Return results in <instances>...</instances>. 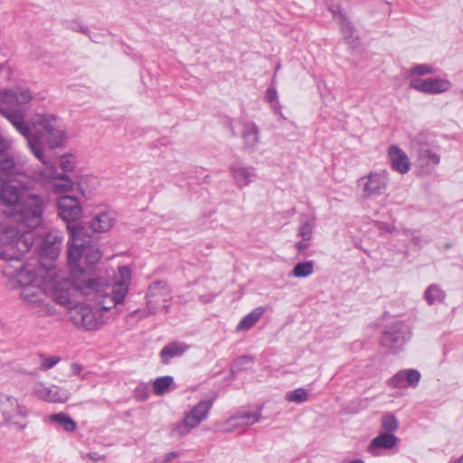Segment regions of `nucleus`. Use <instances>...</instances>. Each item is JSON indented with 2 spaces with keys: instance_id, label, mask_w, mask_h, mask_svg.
<instances>
[{
  "instance_id": "a211bd4d",
  "label": "nucleus",
  "mask_w": 463,
  "mask_h": 463,
  "mask_svg": "<svg viewBox=\"0 0 463 463\" xmlns=\"http://www.w3.org/2000/svg\"><path fill=\"white\" fill-rule=\"evenodd\" d=\"M33 394L38 399L48 402L63 403L70 398V392L66 389L56 385H45L43 383H37L34 385Z\"/></svg>"
},
{
  "instance_id": "4d7b16f0",
  "label": "nucleus",
  "mask_w": 463,
  "mask_h": 463,
  "mask_svg": "<svg viewBox=\"0 0 463 463\" xmlns=\"http://www.w3.org/2000/svg\"><path fill=\"white\" fill-rule=\"evenodd\" d=\"M55 240H58V242H59V243H61V238H59V239H58V238H55Z\"/></svg>"
},
{
  "instance_id": "6ab92c4d",
  "label": "nucleus",
  "mask_w": 463,
  "mask_h": 463,
  "mask_svg": "<svg viewBox=\"0 0 463 463\" xmlns=\"http://www.w3.org/2000/svg\"><path fill=\"white\" fill-rule=\"evenodd\" d=\"M58 214L65 222H75L82 215V208L74 196L64 195L57 202Z\"/></svg>"
},
{
  "instance_id": "aec40b11",
  "label": "nucleus",
  "mask_w": 463,
  "mask_h": 463,
  "mask_svg": "<svg viewBox=\"0 0 463 463\" xmlns=\"http://www.w3.org/2000/svg\"><path fill=\"white\" fill-rule=\"evenodd\" d=\"M388 159L392 170L405 175L411 170V161L407 154L397 145H391L388 147Z\"/></svg>"
},
{
  "instance_id": "412c9836",
  "label": "nucleus",
  "mask_w": 463,
  "mask_h": 463,
  "mask_svg": "<svg viewBox=\"0 0 463 463\" xmlns=\"http://www.w3.org/2000/svg\"><path fill=\"white\" fill-rule=\"evenodd\" d=\"M399 439L393 433L383 432L373 438L367 451L373 457L382 455V450L391 449L398 444Z\"/></svg>"
},
{
  "instance_id": "2f4dec72",
  "label": "nucleus",
  "mask_w": 463,
  "mask_h": 463,
  "mask_svg": "<svg viewBox=\"0 0 463 463\" xmlns=\"http://www.w3.org/2000/svg\"><path fill=\"white\" fill-rule=\"evenodd\" d=\"M174 387V378L170 375L158 377L153 383V390L156 395H163Z\"/></svg>"
},
{
  "instance_id": "c756f323",
  "label": "nucleus",
  "mask_w": 463,
  "mask_h": 463,
  "mask_svg": "<svg viewBox=\"0 0 463 463\" xmlns=\"http://www.w3.org/2000/svg\"><path fill=\"white\" fill-rule=\"evenodd\" d=\"M50 420L68 432H72L77 428L76 421L71 416L63 412L52 414Z\"/></svg>"
},
{
  "instance_id": "f257e3e1",
  "label": "nucleus",
  "mask_w": 463,
  "mask_h": 463,
  "mask_svg": "<svg viewBox=\"0 0 463 463\" xmlns=\"http://www.w3.org/2000/svg\"><path fill=\"white\" fill-rule=\"evenodd\" d=\"M8 142L0 136V180L5 185L14 188L21 203L16 204L20 220L30 225L39 226L48 197L43 193L45 174L30 167L25 161L6 154Z\"/></svg>"
},
{
  "instance_id": "49530a36",
  "label": "nucleus",
  "mask_w": 463,
  "mask_h": 463,
  "mask_svg": "<svg viewBox=\"0 0 463 463\" xmlns=\"http://www.w3.org/2000/svg\"><path fill=\"white\" fill-rule=\"evenodd\" d=\"M71 373L73 375H79L82 371V366L77 363L71 364Z\"/></svg>"
},
{
  "instance_id": "7ed1b4c3",
  "label": "nucleus",
  "mask_w": 463,
  "mask_h": 463,
  "mask_svg": "<svg viewBox=\"0 0 463 463\" xmlns=\"http://www.w3.org/2000/svg\"><path fill=\"white\" fill-rule=\"evenodd\" d=\"M45 260V258L41 256L40 260L27 262L26 266L15 270L13 276H5L10 288H21L24 303L38 317L52 316L55 311L46 301L47 291L43 288Z\"/></svg>"
},
{
  "instance_id": "603ef678",
  "label": "nucleus",
  "mask_w": 463,
  "mask_h": 463,
  "mask_svg": "<svg viewBox=\"0 0 463 463\" xmlns=\"http://www.w3.org/2000/svg\"><path fill=\"white\" fill-rule=\"evenodd\" d=\"M349 463H364V460L357 458V459H354V460L350 461Z\"/></svg>"
},
{
  "instance_id": "393cba45",
  "label": "nucleus",
  "mask_w": 463,
  "mask_h": 463,
  "mask_svg": "<svg viewBox=\"0 0 463 463\" xmlns=\"http://www.w3.org/2000/svg\"><path fill=\"white\" fill-rule=\"evenodd\" d=\"M189 345L184 342H171L165 345L160 351L161 362L164 364H169L170 360L176 356H181L185 351H187Z\"/></svg>"
},
{
  "instance_id": "cd10ccee",
  "label": "nucleus",
  "mask_w": 463,
  "mask_h": 463,
  "mask_svg": "<svg viewBox=\"0 0 463 463\" xmlns=\"http://www.w3.org/2000/svg\"><path fill=\"white\" fill-rule=\"evenodd\" d=\"M265 312V308L258 307L254 308L250 313L244 316L237 325V331H245L251 328L262 317Z\"/></svg>"
},
{
  "instance_id": "f3484780",
  "label": "nucleus",
  "mask_w": 463,
  "mask_h": 463,
  "mask_svg": "<svg viewBox=\"0 0 463 463\" xmlns=\"http://www.w3.org/2000/svg\"><path fill=\"white\" fill-rule=\"evenodd\" d=\"M43 136V134L41 133ZM43 145V143L42 142ZM42 150L43 151V146H42ZM35 157L38 159V157L35 156ZM39 160L46 165L45 170H42L45 174V178L43 182V186L46 183L50 181H57L53 183V186L56 192L61 193V192H67L72 188L73 183L71 179L65 174H59L57 173L56 168L52 164H48L47 161L44 159V156L43 155L42 159L39 158Z\"/></svg>"
},
{
  "instance_id": "bb28decb",
  "label": "nucleus",
  "mask_w": 463,
  "mask_h": 463,
  "mask_svg": "<svg viewBox=\"0 0 463 463\" xmlns=\"http://www.w3.org/2000/svg\"><path fill=\"white\" fill-rule=\"evenodd\" d=\"M330 11L333 14L335 19H337L338 24L341 26V33L344 37L348 40L350 44H354L355 40L352 39V25L351 23L346 19V17L342 14L338 5L333 6L330 8Z\"/></svg>"
},
{
  "instance_id": "a18cd8bd",
  "label": "nucleus",
  "mask_w": 463,
  "mask_h": 463,
  "mask_svg": "<svg viewBox=\"0 0 463 463\" xmlns=\"http://www.w3.org/2000/svg\"><path fill=\"white\" fill-rule=\"evenodd\" d=\"M86 458H88L89 459H90L93 462H98L99 460H100L103 458V456L99 455L97 452H90L86 455Z\"/></svg>"
},
{
  "instance_id": "0eeeda50",
  "label": "nucleus",
  "mask_w": 463,
  "mask_h": 463,
  "mask_svg": "<svg viewBox=\"0 0 463 463\" xmlns=\"http://www.w3.org/2000/svg\"><path fill=\"white\" fill-rule=\"evenodd\" d=\"M119 279L111 286L103 279L102 289L99 292H93L90 296H93L100 309L109 311L118 305L124 302L128 293L129 284L131 280V270L128 266L118 268Z\"/></svg>"
},
{
  "instance_id": "b1692460",
  "label": "nucleus",
  "mask_w": 463,
  "mask_h": 463,
  "mask_svg": "<svg viewBox=\"0 0 463 463\" xmlns=\"http://www.w3.org/2000/svg\"><path fill=\"white\" fill-rule=\"evenodd\" d=\"M241 138L245 150L253 151L260 142V129L252 121H244L242 123Z\"/></svg>"
},
{
  "instance_id": "5fc2aeb1",
  "label": "nucleus",
  "mask_w": 463,
  "mask_h": 463,
  "mask_svg": "<svg viewBox=\"0 0 463 463\" xmlns=\"http://www.w3.org/2000/svg\"><path fill=\"white\" fill-rule=\"evenodd\" d=\"M286 400L289 401V392H287L285 395Z\"/></svg>"
},
{
  "instance_id": "39448f33",
  "label": "nucleus",
  "mask_w": 463,
  "mask_h": 463,
  "mask_svg": "<svg viewBox=\"0 0 463 463\" xmlns=\"http://www.w3.org/2000/svg\"><path fill=\"white\" fill-rule=\"evenodd\" d=\"M33 243L30 233L6 225L0 231V259L5 260L2 268L4 276H13L15 270L26 266L21 257L29 251Z\"/></svg>"
},
{
  "instance_id": "f03ea898",
  "label": "nucleus",
  "mask_w": 463,
  "mask_h": 463,
  "mask_svg": "<svg viewBox=\"0 0 463 463\" xmlns=\"http://www.w3.org/2000/svg\"><path fill=\"white\" fill-rule=\"evenodd\" d=\"M70 241H68V265L71 269L72 283L82 296L89 297L93 292H99L103 286V278L93 277L83 269L79 262L81 257L87 265L92 266L99 261L102 252L92 245L86 244L87 233L83 227L68 225Z\"/></svg>"
},
{
  "instance_id": "de8ad7c7",
  "label": "nucleus",
  "mask_w": 463,
  "mask_h": 463,
  "mask_svg": "<svg viewBox=\"0 0 463 463\" xmlns=\"http://www.w3.org/2000/svg\"><path fill=\"white\" fill-rule=\"evenodd\" d=\"M178 456H179V454L177 452H175V451L169 452L165 456L164 461L169 462V461L173 460L174 458H177Z\"/></svg>"
},
{
  "instance_id": "1a4fd4ad",
  "label": "nucleus",
  "mask_w": 463,
  "mask_h": 463,
  "mask_svg": "<svg viewBox=\"0 0 463 463\" xmlns=\"http://www.w3.org/2000/svg\"><path fill=\"white\" fill-rule=\"evenodd\" d=\"M213 404V401L211 399L203 400L198 402L186 412L183 421L171 430L170 435L172 437L180 438L188 434L207 418Z\"/></svg>"
},
{
  "instance_id": "2eb2a0df",
  "label": "nucleus",
  "mask_w": 463,
  "mask_h": 463,
  "mask_svg": "<svg viewBox=\"0 0 463 463\" xmlns=\"http://www.w3.org/2000/svg\"><path fill=\"white\" fill-rule=\"evenodd\" d=\"M409 85L417 91L430 95L444 93L452 87L449 80L441 78H412Z\"/></svg>"
},
{
  "instance_id": "e433bc0d",
  "label": "nucleus",
  "mask_w": 463,
  "mask_h": 463,
  "mask_svg": "<svg viewBox=\"0 0 463 463\" xmlns=\"http://www.w3.org/2000/svg\"><path fill=\"white\" fill-rule=\"evenodd\" d=\"M49 134V145L52 147H57L60 145H61L63 139H64V133L56 128L55 126L50 129L48 132Z\"/></svg>"
},
{
  "instance_id": "8fccbe9b",
  "label": "nucleus",
  "mask_w": 463,
  "mask_h": 463,
  "mask_svg": "<svg viewBox=\"0 0 463 463\" xmlns=\"http://www.w3.org/2000/svg\"><path fill=\"white\" fill-rule=\"evenodd\" d=\"M381 229H382V230H385V231H387V232H392V228H390V227H389L388 225H386V224H382Z\"/></svg>"
},
{
  "instance_id": "c9c22d12",
  "label": "nucleus",
  "mask_w": 463,
  "mask_h": 463,
  "mask_svg": "<svg viewBox=\"0 0 463 463\" xmlns=\"http://www.w3.org/2000/svg\"><path fill=\"white\" fill-rule=\"evenodd\" d=\"M399 427L398 420L392 414L383 415L382 418V428L388 433H392Z\"/></svg>"
},
{
  "instance_id": "423d86ee",
  "label": "nucleus",
  "mask_w": 463,
  "mask_h": 463,
  "mask_svg": "<svg viewBox=\"0 0 463 463\" xmlns=\"http://www.w3.org/2000/svg\"><path fill=\"white\" fill-rule=\"evenodd\" d=\"M55 245V242H53ZM52 258L47 260L45 262V276L43 277V288L47 291V295H50L55 303L61 306L67 307L69 309L71 308V291L75 288L72 279L67 277L65 271L60 269L57 270L54 267V257L57 256V248L52 246L51 249ZM78 292H80L78 290Z\"/></svg>"
},
{
  "instance_id": "20e7f679",
  "label": "nucleus",
  "mask_w": 463,
  "mask_h": 463,
  "mask_svg": "<svg viewBox=\"0 0 463 463\" xmlns=\"http://www.w3.org/2000/svg\"><path fill=\"white\" fill-rule=\"evenodd\" d=\"M33 95L29 89L16 88L0 91V114L5 117L26 138L31 152L42 159V135L39 130L32 131L24 121L25 109L23 105L29 103Z\"/></svg>"
},
{
  "instance_id": "c03bdc74",
  "label": "nucleus",
  "mask_w": 463,
  "mask_h": 463,
  "mask_svg": "<svg viewBox=\"0 0 463 463\" xmlns=\"http://www.w3.org/2000/svg\"><path fill=\"white\" fill-rule=\"evenodd\" d=\"M310 241H304L302 239L301 241L296 243V249L298 253H304V251L309 247Z\"/></svg>"
},
{
  "instance_id": "864d4df0",
  "label": "nucleus",
  "mask_w": 463,
  "mask_h": 463,
  "mask_svg": "<svg viewBox=\"0 0 463 463\" xmlns=\"http://www.w3.org/2000/svg\"><path fill=\"white\" fill-rule=\"evenodd\" d=\"M163 308L165 310V312L169 311V306L168 305H164Z\"/></svg>"
},
{
  "instance_id": "a19ab883",
  "label": "nucleus",
  "mask_w": 463,
  "mask_h": 463,
  "mask_svg": "<svg viewBox=\"0 0 463 463\" xmlns=\"http://www.w3.org/2000/svg\"><path fill=\"white\" fill-rule=\"evenodd\" d=\"M40 357L42 360L40 369L42 371H47L52 368L61 361V358L58 356L45 357L43 354H41Z\"/></svg>"
},
{
  "instance_id": "37998d69",
  "label": "nucleus",
  "mask_w": 463,
  "mask_h": 463,
  "mask_svg": "<svg viewBox=\"0 0 463 463\" xmlns=\"http://www.w3.org/2000/svg\"><path fill=\"white\" fill-rule=\"evenodd\" d=\"M146 390V387L145 385L138 386L135 391L136 396L142 400H146L148 396Z\"/></svg>"
},
{
  "instance_id": "f704fd0d",
  "label": "nucleus",
  "mask_w": 463,
  "mask_h": 463,
  "mask_svg": "<svg viewBox=\"0 0 463 463\" xmlns=\"http://www.w3.org/2000/svg\"><path fill=\"white\" fill-rule=\"evenodd\" d=\"M314 271V262L312 260L298 263L293 270L292 274L296 278H307L311 275Z\"/></svg>"
},
{
  "instance_id": "f8f14e48",
  "label": "nucleus",
  "mask_w": 463,
  "mask_h": 463,
  "mask_svg": "<svg viewBox=\"0 0 463 463\" xmlns=\"http://www.w3.org/2000/svg\"><path fill=\"white\" fill-rule=\"evenodd\" d=\"M68 315L76 326L86 330L97 329L101 325L99 318L88 305H75L70 308Z\"/></svg>"
},
{
  "instance_id": "6e6d98bb",
  "label": "nucleus",
  "mask_w": 463,
  "mask_h": 463,
  "mask_svg": "<svg viewBox=\"0 0 463 463\" xmlns=\"http://www.w3.org/2000/svg\"><path fill=\"white\" fill-rule=\"evenodd\" d=\"M25 427H26V425H25V424H23V425H20V426H19V429H20V430H24V429H25Z\"/></svg>"
},
{
  "instance_id": "ddd939ff",
  "label": "nucleus",
  "mask_w": 463,
  "mask_h": 463,
  "mask_svg": "<svg viewBox=\"0 0 463 463\" xmlns=\"http://www.w3.org/2000/svg\"><path fill=\"white\" fill-rule=\"evenodd\" d=\"M262 419V406L254 410L250 408H241L235 414L227 420V430H245L246 428L259 422Z\"/></svg>"
},
{
  "instance_id": "ea45409f",
  "label": "nucleus",
  "mask_w": 463,
  "mask_h": 463,
  "mask_svg": "<svg viewBox=\"0 0 463 463\" xmlns=\"http://www.w3.org/2000/svg\"><path fill=\"white\" fill-rule=\"evenodd\" d=\"M309 393L304 388H298L291 392V402L302 403L308 400Z\"/></svg>"
},
{
  "instance_id": "c85d7f7f",
  "label": "nucleus",
  "mask_w": 463,
  "mask_h": 463,
  "mask_svg": "<svg viewBox=\"0 0 463 463\" xmlns=\"http://www.w3.org/2000/svg\"><path fill=\"white\" fill-rule=\"evenodd\" d=\"M423 298L431 306L442 303L446 298V293L438 284H431L425 289Z\"/></svg>"
},
{
  "instance_id": "473e14b6",
  "label": "nucleus",
  "mask_w": 463,
  "mask_h": 463,
  "mask_svg": "<svg viewBox=\"0 0 463 463\" xmlns=\"http://www.w3.org/2000/svg\"><path fill=\"white\" fill-rule=\"evenodd\" d=\"M56 118L51 114H36L33 118L34 128L42 127L46 132L55 126Z\"/></svg>"
},
{
  "instance_id": "9b49d317",
  "label": "nucleus",
  "mask_w": 463,
  "mask_h": 463,
  "mask_svg": "<svg viewBox=\"0 0 463 463\" xmlns=\"http://www.w3.org/2000/svg\"><path fill=\"white\" fill-rule=\"evenodd\" d=\"M0 412L4 422L9 425H18L16 418H26L28 415L27 408L15 397L3 392L0 393Z\"/></svg>"
},
{
  "instance_id": "9d476101",
  "label": "nucleus",
  "mask_w": 463,
  "mask_h": 463,
  "mask_svg": "<svg viewBox=\"0 0 463 463\" xmlns=\"http://www.w3.org/2000/svg\"><path fill=\"white\" fill-rule=\"evenodd\" d=\"M389 185V174L385 170L372 171L357 180L363 199L376 198L383 195Z\"/></svg>"
},
{
  "instance_id": "a878e982",
  "label": "nucleus",
  "mask_w": 463,
  "mask_h": 463,
  "mask_svg": "<svg viewBox=\"0 0 463 463\" xmlns=\"http://www.w3.org/2000/svg\"><path fill=\"white\" fill-rule=\"evenodd\" d=\"M114 223V217L109 213L97 214L90 222V227L94 232H108Z\"/></svg>"
},
{
  "instance_id": "79ce46f5",
  "label": "nucleus",
  "mask_w": 463,
  "mask_h": 463,
  "mask_svg": "<svg viewBox=\"0 0 463 463\" xmlns=\"http://www.w3.org/2000/svg\"><path fill=\"white\" fill-rule=\"evenodd\" d=\"M60 165L64 172H71L74 169L75 159L71 155L62 156L60 159Z\"/></svg>"
},
{
  "instance_id": "4468645a",
  "label": "nucleus",
  "mask_w": 463,
  "mask_h": 463,
  "mask_svg": "<svg viewBox=\"0 0 463 463\" xmlns=\"http://www.w3.org/2000/svg\"><path fill=\"white\" fill-rule=\"evenodd\" d=\"M146 298L148 314H156L162 303H165L171 299L170 289L167 283L164 280L153 282L147 289Z\"/></svg>"
},
{
  "instance_id": "58836bf2",
  "label": "nucleus",
  "mask_w": 463,
  "mask_h": 463,
  "mask_svg": "<svg viewBox=\"0 0 463 463\" xmlns=\"http://www.w3.org/2000/svg\"><path fill=\"white\" fill-rule=\"evenodd\" d=\"M434 72V69L430 64H419L410 69V75H426Z\"/></svg>"
},
{
  "instance_id": "3c124183",
  "label": "nucleus",
  "mask_w": 463,
  "mask_h": 463,
  "mask_svg": "<svg viewBox=\"0 0 463 463\" xmlns=\"http://www.w3.org/2000/svg\"><path fill=\"white\" fill-rule=\"evenodd\" d=\"M229 128H230V130L232 132V136L235 137L236 136V132H235L232 123L229 124Z\"/></svg>"
},
{
  "instance_id": "09e8293b",
  "label": "nucleus",
  "mask_w": 463,
  "mask_h": 463,
  "mask_svg": "<svg viewBox=\"0 0 463 463\" xmlns=\"http://www.w3.org/2000/svg\"><path fill=\"white\" fill-rule=\"evenodd\" d=\"M74 31H79L84 34H88L90 33L89 29L86 26L80 25L78 28H75Z\"/></svg>"
},
{
  "instance_id": "72a5a7b5",
  "label": "nucleus",
  "mask_w": 463,
  "mask_h": 463,
  "mask_svg": "<svg viewBox=\"0 0 463 463\" xmlns=\"http://www.w3.org/2000/svg\"><path fill=\"white\" fill-rule=\"evenodd\" d=\"M254 358L250 355H241L236 358L231 364V372L235 374L249 369L253 364Z\"/></svg>"
},
{
  "instance_id": "7c9ffc66",
  "label": "nucleus",
  "mask_w": 463,
  "mask_h": 463,
  "mask_svg": "<svg viewBox=\"0 0 463 463\" xmlns=\"http://www.w3.org/2000/svg\"><path fill=\"white\" fill-rule=\"evenodd\" d=\"M315 227V218L311 216H302L298 234L304 241H311L313 237V230Z\"/></svg>"
},
{
  "instance_id": "4c0bfd02",
  "label": "nucleus",
  "mask_w": 463,
  "mask_h": 463,
  "mask_svg": "<svg viewBox=\"0 0 463 463\" xmlns=\"http://www.w3.org/2000/svg\"><path fill=\"white\" fill-rule=\"evenodd\" d=\"M265 99L272 106L274 112L276 114H279L280 116H282L280 107L279 106L277 101L278 94L276 90L273 88H269L266 90Z\"/></svg>"
},
{
  "instance_id": "4be33fe9",
  "label": "nucleus",
  "mask_w": 463,
  "mask_h": 463,
  "mask_svg": "<svg viewBox=\"0 0 463 463\" xmlns=\"http://www.w3.org/2000/svg\"><path fill=\"white\" fill-rule=\"evenodd\" d=\"M420 373L416 369L402 370L388 381L392 388H405L407 385L416 387L420 380Z\"/></svg>"
},
{
  "instance_id": "dca6fc26",
  "label": "nucleus",
  "mask_w": 463,
  "mask_h": 463,
  "mask_svg": "<svg viewBox=\"0 0 463 463\" xmlns=\"http://www.w3.org/2000/svg\"><path fill=\"white\" fill-rule=\"evenodd\" d=\"M411 148L416 151L418 161L421 166L435 167L439 164V156L430 148L424 134L415 136L411 139Z\"/></svg>"
},
{
  "instance_id": "5701e85b",
  "label": "nucleus",
  "mask_w": 463,
  "mask_h": 463,
  "mask_svg": "<svg viewBox=\"0 0 463 463\" xmlns=\"http://www.w3.org/2000/svg\"><path fill=\"white\" fill-rule=\"evenodd\" d=\"M231 172L236 185L240 188L249 185L256 177L255 168L242 164L232 165Z\"/></svg>"
},
{
  "instance_id": "6e6552de",
  "label": "nucleus",
  "mask_w": 463,
  "mask_h": 463,
  "mask_svg": "<svg viewBox=\"0 0 463 463\" xmlns=\"http://www.w3.org/2000/svg\"><path fill=\"white\" fill-rule=\"evenodd\" d=\"M411 338V328L403 320L389 323L383 330L380 344L393 354L399 353Z\"/></svg>"
}]
</instances>
